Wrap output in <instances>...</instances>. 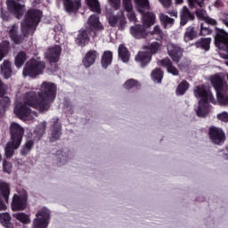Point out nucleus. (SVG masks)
<instances>
[{"instance_id":"1","label":"nucleus","mask_w":228,"mask_h":228,"mask_svg":"<svg viewBox=\"0 0 228 228\" xmlns=\"http://www.w3.org/2000/svg\"><path fill=\"white\" fill-rule=\"evenodd\" d=\"M42 19V11L38 9H30L27 12L24 20L20 24L22 34H19V26L12 25L9 30L11 40L19 45L24 42V38H28L29 35H33L37 30V26L40 23Z\"/></svg>"},{"instance_id":"2","label":"nucleus","mask_w":228,"mask_h":228,"mask_svg":"<svg viewBox=\"0 0 228 228\" xmlns=\"http://www.w3.org/2000/svg\"><path fill=\"white\" fill-rule=\"evenodd\" d=\"M195 97H199L198 110L196 111L197 117L200 118H206L209 115V102L215 99L213 93L209 89L206 88V86H197L194 88Z\"/></svg>"},{"instance_id":"3","label":"nucleus","mask_w":228,"mask_h":228,"mask_svg":"<svg viewBox=\"0 0 228 228\" xmlns=\"http://www.w3.org/2000/svg\"><path fill=\"white\" fill-rule=\"evenodd\" d=\"M11 142L4 148L5 158L10 159L15 154V151L20 147L24 138V128L18 123H12L10 126Z\"/></svg>"},{"instance_id":"4","label":"nucleus","mask_w":228,"mask_h":228,"mask_svg":"<svg viewBox=\"0 0 228 228\" xmlns=\"http://www.w3.org/2000/svg\"><path fill=\"white\" fill-rule=\"evenodd\" d=\"M45 70V61H38L31 58L28 61L23 68L22 75L24 77H31L35 79L38 76H42Z\"/></svg>"},{"instance_id":"5","label":"nucleus","mask_w":228,"mask_h":228,"mask_svg":"<svg viewBox=\"0 0 228 228\" xmlns=\"http://www.w3.org/2000/svg\"><path fill=\"white\" fill-rule=\"evenodd\" d=\"M45 122L41 123L37 126L34 132L30 134V139H28L24 145L21 147L20 151V156H27L31 152L33 147H35V142H40L42 136L45 133Z\"/></svg>"},{"instance_id":"6","label":"nucleus","mask_w":228,"mask_h":228,"mask_svg":"<svg viewBox=\"0 0 228 228\" xmlns=\"http://www.w3.org/2000/svg\"><path fill=\"white\" fill-rule=\"evenodd\" d=\"M56 85L53 82H43L41 85V91L38 92V95L42 98L47 110H50L51 104L54 102V99H56Z\"/></svg>"},{"instance_id":"7","label":"nucleus","mask_w":228,"mask_h":228,"mask_svg":"<svg viewBox=\"0 0 228 228\" xmlns=\"http://www.w3.org/2000/svg\"><path fill=\"white\" fill-rule=\"evenodd\" d=\"M23 102L27 106L38 110L40 113L49 111L45 103L44 102V100L38 95V93L37 94L35 91L27 92L23 98Z\"/></svg>"},{"instance_id":"8","label":"nucleus","mask_w":228,"mask_h":228,"mask_svg":"<svg viewBox=\"0 0 228 228\" xmlns=\"http://www.w3.org/2000/svg\"><path fill=\"white\" fill-rule=\"evenodd\" d=\"M215 29V45L219 49V51H224V53H226L223 54L222 57L224 60H228V33L218 27H216Z\"/></svg>"},{"instance_id":"9","label":"nucleus","mask_w":228,"mask_h":228,"mask_svg":"<svg viewBox=\"0 0 228 228\" xmlns=\"http://www.w3.org/2000/svg\"><path fill=\"white\" fill-rule=\"evenodd\" d=\"M50 218L51 211L45 208H43L36 214V218L33 221V228H47Z\"/></svg>"},{"instance_id":"10","label":"nucleus","mask_w":228,"mask_h":228,"mask_svg":"<svg viewBox=\"0 0 228 228\" xmlns=\"http://www.w3.org/2000/svg\"><path fill=\"white\" fill-rule=\"evenodd\" d=\"M208 138L215 145H223L225 142V132L220 127L211 126L208 128Z\"/></svg>"},{"instance_id":"11","label":"nucleus","mask_w":228,"mask_h":228,"mask_svg":"<svg viewBox=\"0 0 228 228\" xmlns=\"http://www.w3.org/2000/svg\"><path fill=\"white\" fill-rule=\"evenodd\" d=\"M108 21L111 28H116L118 24V29H120V31H124L126 25L127 24L124 11H119L117 14H110L108 17Z\"/></svg>"},{"instance_id":"12","label":"nucleus","mask_w":228,"mask_h":228,"mask_svg":"<svg viewBox=\"0 0 228 228\" xmlns=\"http://www.w3.org/2000/svg\"><path fill=\"white\" fill-rule=\"evenodd\" d=\"M167 54L171 58L172 61H174V63L179 64L181 60H183L184 49L179 46V45L169 44L167 45Z\"/></svg>"},{"instance_id":"13","label":"nucleus","mask_w":228,"mask_h":228,"mask_svg":"<svg viewBox=\"0 0 228 228\" xmlns=\"http://www.w3.org/2000/svg\"><path fill=\"white\" fill-rule=\"evenodd\" d=\"M26 208H28V195L14 194L11 204V209H12V211H24Z\"/></svg>"},{"instance_id":"14","label":"nucleus","mask_w":228,"mask_h":228,"mask_svg":"<svg viewBox=\"0 0 228 228\" xmlns=\"http://www.w3.org/2000/svg\"><path fill=\"white\" fill-rule=\"evenodd\" d=\"M60 56H61V45H55L46 50L45 58L49 61L50 65L53 63H58L60 61Z\"/></svg>"},{"instance_id":"15","label":"nucleus","mask_w":228,"mask_h":228,"mask_svg":"<svg viewBox=\"0 0 228 228\" xmlns=\"http://www.w3.org/2000/svg\"><path fill=\"white\" fill-rule=\"evenodd\" d=\"M7 10L16 17V19H22V15H24V12H26V6L17 3L15 0H8L7 1Z\"/></svg>"},{"instance_id":"16","label":"nucleus","mask_w":228,"mask_h":228,"mask_svg":"<svg viewBox=\"0 0 228 228\" xmlns=\"http://www.w3.org/2000/svg\"><path fill=\"white\" fill-rule=\"evenodd\" d=\"M10 200V184L0 183V211H6V204Z\"/></svg>"},{"instance_id":"17","label":"nucleus","mask_w":228,"mask_h":228,"mask_svg":"<svg viewBox=\"0 0 228 228\" xmlns=\"http://www.w3.org/2000/svg\"><path fill=\"white\" fill-rule=\"evenodd\" d=\"M147 29L149 28L143 24H135L130 28V33L136 40H142V38H147L149 36Z\"/></svg>"},{"instance_id":"18","label":"nucleus","mask_w":228,"mask_h":228,"mask_svg":"<svg viewBox=\"0 0 228 228\" xmlns=\"http://www.w3.org/2000/svg\"><path fill=\"white\" fill-rule=\"evenodd\" d=\"M88 24L89 28L87 29L93 33V38L97 37V31H102V29H104V27H102L101 21L99 20V16L95 14H93L89 17Z\"/></svg>"},{"instance_id":"19","label":"nucleus","mask_w":228,"mask_h":228,"mask_svg":"<svg viewBox=\"0 0 228 228\" xmlns=\"http://www.w3.org/2000/svg\"><path fill=\"white\" fill-rule=\"evenodd\" d=\"M14 114L18 118H28L31 115V109L26 103H18L14 107Z\"/></svg>"},{"instance_id":"20","label":"nucleus","mask_w":228,"mask_h":228,"mask_svg":"<svg viewBox=\"0 0 228 228\" xmlns=\"http://www.w3.org/2000/svg\"><path fill=\"white\" fill-rule=\"evenodd\" d=\"M159 65L167 69L168 74H172V76H179V69L174 66L172 60L170 58L166 57L159 61Z\"/></svg>"},{"instance_id":"21","label":"nucleus","mask_w":228,"mask_h":228,"mask_svg":"<svg viewBox=\"0 0 228 228\" xmlns=\"http://www.w3.org/2000/svg\"><path fill=\"white\" fill-rule=\"evenodd\" d=\"M134 61L140 65V67H142V69H145V67H147V65H149L152 61V57L149 54V53L139 52L135 55Z\"/></svg>"},{"instance_id":"22","label":"nucleus","mask_w":228,"mask_h":228,"mask_svg":"<svg viewBox=\"0 0 228 228\" xmlns=\"http://www.w3.org/2000/svg\"><path fill=\"white\" fill-rule=\"evenodd\" d=\"M90 33L92 32L88 28L78 30V34L77 36V38L75 39L77 45H79L80 47H85L86 45V42L90 41V37H88Z\"/></svg>"},{"instance_id":"23","label":"nucleus","mask_w":228,"mask_h":228,"mask_svg":"<svg viewBox=\"0 0 228 228\" xmlns=\"http://www.w3.org/2000/svg\"><path fill=\"white\" fill-rule=\"evenodd\" d=\"M97 58H99V53L95 50H89L83 59L84 67H86V69L92 67Z\"/></svg>"},{"instance_id":"24","label":"nucleus","mask_w":228,"mask_h":228,"mask_svg":"<svg viewBox=\"0 0 228 228\" xmlns=\"http://www.w3.org/2000/svg\"><path fill=\"white\" fill-rule=\"evenodd\" d=\"M63 6L68 13H77L81 8L79 0H63Z\"/></svg>"},{"instance_id":"25","label":"nucleus","mask_w":228,"mask_h":228,"mask_svg":"<svg viewBox=\"0 0 228 228\" xmlns=\"http://www.w3.org/2000/svg\"><path fill=\"white\" fill-rule=\"evenodd\" d=\"M142 24L146 28H151L156 24V13L152 12L146 11L144 13H141Z\"/></svg>"},{"instance_id":"26","label":"nucleus","mask_w":228,"mask_h":228,"mask_svg":"<svg viewBox=\"0 0 228 228\" xmlns=\"http://www.w3.org/2000/svg\"><path fill=\"white\" fill-rule=\"evenodd\" d=\"M200 34L197 28L193 26H190L185 29L183 34V40L188 44V42H191V40H195V38H199Z\"/></svg>"},{"instance_id":"27","label":"nucleus","mask_w":228,"mask_h":228,"mask_svg":"<svg viewBox=\"0 0 228 228\" xmlns=\"http://www.w3.org/2000/svg\"><path fill=\"white\" fill-rule=\"evenodd\" d=\"M180 17H181V21H180L181 26H186L189 20H195V14L190 12V9H188L186 6L183 7Z\"/></svg>"},{"instance_id":"28","label":"nucleus","mask_w":228,"mask_h":228,"mask_svg":"<svg viewBox=\"0 0 228 228\" xmlns=\"http://www.w3.org/2000/svg\"><path fill=\"white\" fill-rule=\"evenodd\" d=\"M194 45L197 49L208 53L211 49V37H201L194 43Z\"/></svg>"},{"instance_id":"29","label":"nucleus","mask_w":228,"mask_h":228,"mask_svg":"<svg viewBox=\"0 0 228 228\" xmlns=\"http://www.w3.org/2000/svg\"><path fill=\"white\" fill-rule=\"evenodd\" d=\"M212 86L215 88L216 94L224 92V78L218 75H215L211 78Z\"/></svg>"},{"instance_id":"30","label":"nucleus","mask_w":228,"mask_h":228,"mask_svg":"<svg viewBox=\"0 0 228 228\" xmlns=\"http://www.w3.org/2000/svg\"><path fill=\"white\" fill-rule=\"evenodd\" d=\"M134 2L135 3L137 12L141 14L151 10V3L149 0H134Z\"/></svg>"},{"instance_id":"31","label":"nucleus","mask_w":228,"mask_h":228,"mask_svg":"<svg viewBox=\"0 0 228 228\" xmlns=\"http://www.w3.org/2000/svg\"><path fill=\"white\" fill-rule=\"evenodd\" d=\"M142 49L145 51V53H148V54H150L152 58V55L158 54L159 49H161V44L158 42H152L150 45L142 46Z\"/></svg>"},{"instance_id":"32","label":"nucleus","mask_w":228,"mask_h":228,"mask_svg":"<svg viewBox=\"0 0 228 228\" xmlns=\"http://www.w3.org/2000/svg\"><path fill=\"white\" fill-rule=\"evenodd\" d=\"M113 61V52L105 51L102 56L101 64L102 69H108Z\"/></svg>"},{"instance_id":"33","label":"nucleus","mask_w":228,"mask_h":228,"mask_svg":"<svg viewBox=\"0 0 228 228\" xmlns=\"http://www.w3.org/2000/svg\"><path fill=\"white\" fill-rule=\"evenodd\" d=\"M118 58L123 61V63H128L129 62V58L131 54L129 53V50L126 45H119L118 46Z\"/></svg>"},{"instance_id":"34","label":"nucleus","mask_w":228,"mask_h":228,"mask_svg":"<svg viewBox=\"0 0 228 228\" xmlns=\"http://www.w3.org/2000/svg\"><path fill=\"white\" fill-rule=\"evenodd\" d=\"M60 136H61V124H60V119L56 118L52 129V140H60Z\"/></svg>"},{"instance_id":"35","label":"nucleus","mask_w":228,"mask_h":228,"mask_svg":"<svg viewBox=\"0 0 228 228\" xmlns=\"http://www.w3.org/2000/svg\"><path fill=\"white\" fill-rule=\"evenodd\" d=\"M1 72L4 75L5 79H10L12 77V62L10 61H4L3 64L1 65Z\"/></svg>"},{"instance_id":"36","label":"nucleus","mask_w":228,"mask_h":228,"mask_svg":"<svg viewBox=\"0 0 228 228\" xmlns=\"http://www.w3.org/2000/svg\"><path fill=\"white\" fill-rule=\"evenodd\" d=\"M123 88L125 90H133V88H136V90H140L142 88V85L140 82L134 78H129L123 84Z\"/></svg>"},{"instance_id":"37","label":"nucleus","mask_w":228,"mask_h":228,"mask_svg":"<svg viewBox=\"0 0 228 228\" xmlns=\"http://www.w3.org/2000/svg\"><path fill=\"white\" fill-rule=\"evenodd\" d=\"M26 60H28V55L26 54V52L21 51L18 53L14 59V65L17 67V69H20L24 63H26Z\"/></svg>"},{"instance_id":"38","label":"nucleus","mask_w":228,"mask_h":228,"mask_svg":"<svg viewBox=\"0 0 228 228\" xmlns=\"http://www.w3.org/2000/svg\"><path fill=\"white\" fill-rule=\"evenodd\" d=\"M86 4L91 10V12H94V13L101 14V4H99V0H86Z\"/></svg>"},{"instance_id":"39","label":"nucleus","mask_w":228,"mask_h":228,"mask_svg":"<svg viewBox=\"0 0 228 228\" xmlns=\"http://www.w3.org/2000/svg\"><path fill=\"white\" fill-rule=\"evenodd\" d=\"M13 218H16L18 222H20L24 225H28V224H31V218L29 215L22 212H19L17 214H13Z\"/></svg>"},{"instance_id":"40","label":"nucleus","mask_w":228,"mask_h":228,"mask_svg":"<svg viewBox=\"0 0 228 228\" xmlns=\"http://www.w3.org/2000/svg\"><path fill=\"white\" fill-rule=\"evenodd\" d=\"M190 88V83L186 80H183L176 87L175 94L176 95H184Z\"/></svg>"},{"instance_id":"41","label":"nucleus","mask_w":228,"mask_h":228,"mask_svg":"<svg viewBox=\"0 0 228 228\" xmlns=\"http://www.w3.org/2000/svg\"><path fill=\"white\" fill-rule=\"evenodd\" d=\"M0 222L5 228H12V216L8 213H0Z\"/></svg>"},{"instance_id":"42","label":"nucleus","mask_w":228,"mask_h":228,"mask_svg":"<svg viewBox=\"0 0 228 228\" xmlns=\"http://www.w3.org/2000/svg\"><path fill=\"white\" fill-rule=\"evenodd\" d=\"M163 76L164 72L159 68H156L151 72V79L156 83H161V81H163Z\"/></svg>"},{"instance_id":"43","label":"nucleus","mask_w":228,"mask_h":228,"mask_svg":"<svg viewBox=\"0 0 228 228\" xmlns=\"http://www.w3.org/2000/svg\"><path fill=\"white\" fill-rule=\"evenodd\" d=\"M8 51H10V42L3 41L0 43V61L8 54Z\"/></svg>"},{"instance_id":"44","label":"nucleus","mask_w":228,"mask_h":228,"mask_svg":"<svg viewBox=\"0 0 228 228\" xmlns=\"http://www.w3.org/2000/svg\"><path fill=\"white\" fill-rule=\"evenodd\" d=\"M217 97V102L220 104V106H228V94H223V91L221 93L216 94Z\"/></svg>"},{"instance_id":"45","label":"nucleus","mask_w":228,"mask_h":228,"mask_svg":"<svg viewBox=\"0 0 228 228\" xmlns=\"http://www.w3.org/2000/svg\"><path fill=\"white\" fill-rule=\"evenodd\" d=\"M159 20L161 24H163L166 27L168 26V24H174V19L168 17V15L164 13H160Z\"/></svg>"},{"instance_id":"46","label":"nucleus","mask_w":228,"mask_h":228,"mask_svg":"<svg viewBox=\"0 0 228 228\" xmlns=\"http://www.w3.org/2000/svg\"><path fill=\"white\" fill-rule=\"evenodd\" d=\"M190 8H204L205 0H187Z\"/></svg>"},{"instance_id":"47","label":"nucleus","mask_w":228,"mask_h":228,"mask_svg":"<svg viewBox=\"0 0 228 228\" xmlns=\"http://www.w3.org/2000/svg\"><path fill=\"white\" fill-rule=\"evenodd\" d=\"M8 106H10V97L4 94L0 95V108H2V110H6Z\"/></svg>"},{"instance_id":"48","label":"nucleus","mask_w":228,"mask_h":228,"mask_svg":"<svg viewBox=\"0 0 228 228\" xmlns=\"http://www.w3.org/2000/svg\"><path fill=\"white\" fill-rule=\"evenodd\" d=\"M200 37H206L208 35L213 34V29L209 28V27H204V23L200 24Z\"/></svg>"},{"instance_id":"49","label":"nucleus","mask_w":228,"mask_h":228,"mask_svg":"<svg viewBox=\"0 0 228 228\" xmlns=\"http://www.w3.org/2000/svg\"><path fill=\"white\" fill-rule=\"evenodd\" d=\"M57 161H58V165L59 167H61V165H65V163H67V160L69 159V157L67 155H61V153H60V151H57ZM61 156V157H60Z\"/></svg>"},{"instance_id":"50","label":"nucleus","mask_w":228,"mask_h":228,"mask_svg":"<svg viewBox=\"0 0 228 228\" xmlns=\"http://www.w3.org/2000/svg\"><path fill=\"white\" fill-rule=\"evenodd\" d=\"M132 0H122L123 7L126 12H131L133 8Z\"/></svg>"},{"instance_id":"51","label":"nucleus","mask_w":228,"mask_h":228,"mask_svg":"<svg viewBox=\"0 0 228 228\" xmlns=\"http://www.w3.org/2000/svg\"><path fill=\"white\" fill-rule=\"evenodd\" d=\"M151 35H157L159 38L161 40L163 38V31L159 28V26H155Z\"/></svg>"},{"instance_id":"52","label":"nucleus","mask_w":228,"mask_h":228,"mask_svg":"<svg viewBox=\"0 0 228 228\" xmlns=\"http://www.w3.org/2000/svg\"><path fill=\"white\" fill-rule=\"evenodd\" d=\"M203 20H205V22L207 24H208L209 26H217L218 25V22L216 21V20L210 18L209 16L204 17Z\"/></svg>"},{"instance_id":"53","label":"nucleus","mask_w":228,"mask_h":228,"mask_svg":"<svg viewBox=\"0 0 228 228\" xmlns=\"http://www.w3.org/2000/svg\"><path fill=\"white\" fill-rule=\"evenodd\" d=\"M4 172L6 174H12V164L6 160L3 162Z\"/></svg>"},{"instance_id":"54","label":"nucleus","mask_w":228,"mask_h":228,"mask_svg":"<svg viewBox=\"0 0 228 228\" xmlns=\"http://www.w3.org/2000/svg\"><path fill=\"white\" fill-rule=\"evenodd\" d=\"M126 12H127V17L130 22L136 21V14H134V12L133 11V7H132V10L126 11Z\"/></svg>"},{"instance_id":"55","label":"nucleus","mask_w":228,"mask_h":228,"mask_svg":"<svg viewBox=\"0 0 228 228\" xmlns=\"http://www.w3.org/2000/svg\"><path fill=\"white\" fill-rule=\"evenodd\" d=\"M218 120H221V122H228V113L227 112H222L217 114Z\"/></svg>"},{"instance_id":"56","label":"nucleus","mask_w":228,"mask_h":228,"mask_svg":"<svg viewBox=\"0 0 228 228\" xmlns=\"http://www.w3.org/2000/svg\"><path fill=\"white\" fill-rule=\"evenodd\" d=\"M164 8H170L172 6V0H159Z\"/></svg>"},{"instance_id":"57","label":"nucleus","mask_w":228,"mask_h":228,"mask_svg":"<svg viewBox=\"0 0 228 228\" xmlns=\"http://www.w3.org/2000/svg\"><path fill=\"white\" fill-rule=\"evenodd\" d=\"M0 95H6V86L2 79H0Z\"/></svg>"},{"instance_id":"58","label":"nucleus","mask_w":228,"mask_h":228,"mask_svg":"<svg viewBox=\"0 0 228 228\" xmlns=\"http://www.w3.org/2000/svg\"><path fill=\"white\" fill-rule=\"evenodd\" d=\"M66 113L69 114V115H74V106L68 105L67 110H66Z\"/></svg>"},{"instance_id":"59","label":"nucleus","mask_w":228,"mask_h":228,"mask_svg":"<svg viewBox=\"0 0 228 228\" xmlns=\"http://www.w3.org/2000/svg\"><path fill=\"white\" fill-rule=\"evenodd\" d=\"M111 4H113L114 8L116 10H118L120 4L118 3V0H109Z\"/></svg>"},{"instance_id":"60","label":"nucleus","mask_w":228,"mask_h":228,"mask_svg":"<svg viewBox=\"0 0 228 228\" xmlns=\"http://www.w3.org/2000/svg\"><path fill=\"white\" fill-rule=\"evenodd\" d=\"M195 13H196L197 17H200V19H204V12H202V10H200V11L197 10L195 12Z\"/></svg>"},{"instance_id":"61","label":"nucleus","mask_w":228,"mask_h":228,"mask_svg":"<svg viewBox=\"0 0 228 228\" xmlns=\"http://www.w3.org/2000/svg\"><path fill=\"white\" fill-rule=\"evenodd\" d=\"M214 6L216 8H220L222 6V0H216L215 4H214Z\"/></svg>"},{"instance_id":"62","label":"nucleus","mask_w":228,"mask_h":228,"mask_svg":"<svg viewBox=\"0 0 228 228\" xmlns=\"http://www.w3.org/2000/svg\"><path fill=\"white\" fill-rule=\"evenodd\" d=\"M180 70H184V64L183 62L176 64Z\"/></svg>"},{"instance_id":"63","label":"nucleus","mask_w":228,"mask_h":228,"mask_svg":"<svg viewBox=\"0 0 228 228\" xmlns=\"http://www.w3.org/2000/svg\"><path fill=\"white\" fill-rule=\"evenodd\" d=\"M222 20V22L224 24V26H226V28H228V20L223 19V20Z\"/></svg>"},{"instance_id":"64","label":"nucleus","mask_w":228,"mask_h":228,"mask_svg":"<svg viewBox=\"0 0 228 228\" xmlns=\"http://www.w3.org/2000/svg\"><path fill=\"white\" fill-rule=\"evenodd\" d=\"M225 156H227V158H228V146L226 147V153H225Z\"/></svg>"}]
</instances>
